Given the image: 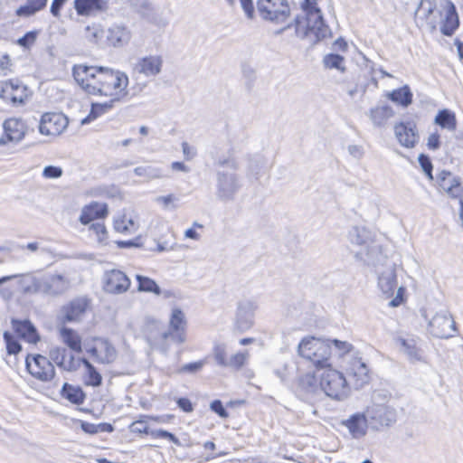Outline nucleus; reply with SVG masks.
Instances as JSON below:
<instances>
[{
    "label": "nucleus",
    "mask_w": 463,
    "mask_h": 463,
    "mask_svg": "<svg viewBox=\"0 0 463 463\" xmlns=\"http://www.w3.org/2000/svg\"><path fill=\"white\" fill-rule=\"evenodd\" d=\"M71 75L83 93L106 99L104 102H92L90 113L83 122L98 118L128 99L129 78L123 71L84 62L74 64Z\"/></svg>",
    "instance_id": "nucleus-1"
},
{
    "label": "nucleus",
    "mask_w": 463,
    "mask_h": 463,
    "mask_svg": "<svg viewBox=\"0 0 463 463\" xmlns=\"http://www.w3.org/2000/svg\"><path fill=\"white\" fill-rule=\"evenodd\" d=\"M301 14L295 18L297 34L308 39L313 44L318 42V5L317 0H304L301 3Z\"/></svg>",
    "instance_id": "nucleus-2"
},
{
    "label": "nucleus",
    "mask_w": 463,
    "mask_h": 463,
    "mask_svg": "<svg viewBox=\"0 0 463 463\" xmlns=\"http://www.w3.org/2000/svg\"><path fill=\"white\" fill-rule=\"evenodd\" d=\"M320 389L335 400H341L347 396L349 391L344 373L322 361H320Z\"/></svg>",
    "instance_id": "nucleus-3"
},
{
    "label": "nucleus",
    "mask_w": 463,
    "mask_h": 463,
    "mask_svg": "<svg viewBox=\"0 0 463 463\" xmlns=\"http://www.w3.org/2000/svg\"><path fill=\"white\" fill-rule=\"evenodd\" d=\"M57 364L68 372H75L84 366L86 372L83 376V383L86 386L99 387L102 383V376L96 369V367L89 361V359L80 356H75L62 351V355L59 359L58 356L54 357Z\"/></svg>",
    "instance_id": "nucleus-4"
},
{
    "label": "nucleus",
    "mask_w": 463,
    "mask_h": 463,
    "mask_svg": "<svg viewBox=\"0 0 463 463\" xmlns=\"http://www.w3.org/2000/svg\"><path fill=\"white\" fill-rule=\"evenodd\" d=\"M32 97L31 90L18 79L0 81V99L12 107H20L27 103Z\"/></svg>",
    "instance_id": "nucleus-5"
},
{
    "label": "nucleus",
    "mask_w": 463,
    "mask_h": 463,
    "mask_svg": "<svg viewBox=\"0 0 463 463\" xmlns=\"http://www.w3.org/2000/svg\"><path fill=\"white\" fill-rule=\"evenodd\" d=\"M257 8L262 19L275 24L287 23L291 16L288 0H258Z\"/></svg>",
    "instance_id": "nucleus-6"
},
{
    "label": "nucleus",
    "mask_w": 463,
    "mask_h": 463,
    "mask_svg": "<svg viewBox=\"0 0 463 463\" xmlns=\"http://www.w3.org/2000/svg\"><path fill=\"white\" fill-rule=\"evenodd\" d=\"M25 368L33 379L42 383L51 382L56 375L53 364L40 354H28L25 357Z\"/></svg>",
    "instance_id": "nucleus-7"
},
{
    "label": "nucleus",
    "mask_w": 463,
    "mask_h": 463,
    "mask_svg": "<svg viewBox=\"0 0 463 463\" xmlns=\"http://www.w3.org/2000/svg\"><path fill=\"white\" fill-rule=\"evenodd\" d=\"M91 311V301L87 297L75 298L61 308L58 324L79 323Z\"/></svg>",
    "instance_id": "nucleus-8"
},
{
    "label": "nucleus",
    "mask_w": 463,
    "mask_h": 463,
    "mask_svg": "<svg viewBox=\"0 0 463 463\" xmlns=\"http://www.w3.org/2000/svg\"><path fill=\"white\" fill-rule=\"evenodd\" d=\"M58 336L61 344L68 349V351L59 347L55 349L56 356H58L59 359L62 355V351L75 356L76 354L80 355L83 354L85 349L83 336L77 329L64 324H58ZM54 357L55 355L53 358Z\"/></svg>",
    "instance_id": "nucleus-9"
},
{
    "label": "nucleus",
    "mask_w": 463,
    "mask_h": 463,
    "mask_svg": "<svg viewBox=\"0 0 463 463\" xmlns=\"http://www.w3.org/2000/svg\"><path fill=\"white\" fill-rule=\"evenodd\" d=\"M88 354L95 363L100 365L113 364L118 357V352L113 344L107 338L94 336L91 344L86 348Z\"/></svg>",
    "instance_id": "nucleus-10"
},
{
    "label": "nucleus",
    "mask_w": 463,
    "mask_h": 463,
    "mask_svg": "<svg viewBox=\"0 0 463 463\" xmlns=\"http://www.w3.org/2000/svg\"><path fill=\"white\" fill-rule=\"evenodd\" d=\"M345 378L348 386L361 389L372 383L373 373L361 357H353L348 363Z\"/></svg>",
    "instance_id": "nucleus-11"
},
{
    "label": "nucleus",
    "mask_w": 463,
    "mask_h": 463,
    "mask_svg": "<svg viewBox=\"0 0 463 463\" xmlns=\"http://www.w3.org/2000/svg\"><path fill=\"white\" fill-rule=\"evenodd\" d=\"M69 118L58 111H49L42 115L39 124L40 133L49 137H58L68 128Z\"/></svg>",
    "instance_id": "nucleus-12"
},
{
    "label": "nucleus",
    "mask_w": 463,
    "mask_h": 463,
    "mask_svg": "<svg viewBox=\"0 0 463 463\" xmlns=\"http://www.w3.org/2000/svg\"><path fill=\"white\" fill-rule=\"evenodd\" d=\"M131 287V280L120 269H113L104 273L102 288L106 293L112 295L124 294Z\"/></svg>",
    "instance_id": "nucleus-13"
},
{
    "label": "nucleus",
    "mask_w": 463,
    "mask_h": 463,
    "mask_svg": "<svg viewBox=\"0 0 463 463\" xmlns=\"http://www.w3.org/2000/svg\"><path fill=\"white\" fill-rule=\"evenodd\" d=\"M109 215V209L106 203L92 201L82 207L79 221L82 225H90L95 221L106 220Z\"/></svg>",
    "instance_id": "nucleus-14"
},
{
    "label": "nucleus",
    "mask_w": 463,
    "mask_h": 463,
    "mask_svg": "<svg viewBox=\"0 0 463 463\" xmlns=\"http://www.w3.org/2000/svg\"><path fill=\"white\" fill-rule=\"evenodd\" d=\"M394 135L399 144L406 148H412L419 140L416 124L413 122H397L394 127Z\"/></svg>",
    "instance_id": "nucleus-15"
},
{
    "label": "nucleus",
    "mask_w": 463,
    "mask_h": 463,
    "mask_svg": "<svg viewBox=\"0 0 463 463\" xmlns=\"http://www.w3.org/2000/svg\"><path fill=\"white\" fill-rule=\"evenodd\" d=\"M26 126L21 119L11 118L4 122V133L0 137V145L21 141L25 135Z\"/></svg>",
    "instance_id": "nucleus-16"
},
{
    "label": "nucleus",
    "mask_w": 463,
    "mask_h": 463,
    "mask_svg": "<svg viewBox=\"0 0 463 463\" xmlns=\"http://www.w3.org/2000/svg\"><path fill=\"white\" fill-rule=\"evenodd\" d=\"M185 329L186 319L184 312L180 308H174L169 319V332L164 334V338L171 335L176 342L184 343L186 339Z\"/></svg>",
    "instance_id": "nucleus-17"
},
{
    "label": "nucleus",
    "mask_w": 463,
    "mask_h": 463,
    "mask_svg": "<svg viewBox=\"0 0 463 463\" xmlns=\"http://www.w3.org/2000/svg\"><path fill=\"white\" fill-rule=\"evenodd\" d=\"M443 9L445 14L440 22V32L445 36H452L460 24L457 8L453 2L448 0L444 5Z\"/></svg>",
    "instance_id": "nucleus-18"
},
{
    "label": "nucleus",
    "mask_w": 463,
    "mask_h": 463,
    "mask_svg": "<svg viewBox=\"0 0 463 463\" xmlns=\"http://www.w3.org/2000/svg\"><path fill=\"white\" fill-rule=\"evenodd\" d=\"M433 333L439 338H449L456 332V323L452 316L448 314L437 315L430 322Z\"/></svg>",
    "instance_id": "nucleus-19"
},
{
    "label": "nucleus",
    "mask_w": 463,
    "mask_h": 463,
    "mask_svg": "<svg viewBox=\"0 0 463 463\" xmlns=\"http://www.w3.org/2000/svg\"><path fill=\"white\" fill-rule=\"evenodd\" d=\"M11 325L14 332L25 342L36 345L41 340V336L37 329L31 321L27 319H12Z\"/></svg>",
    "instance_id": "nucleus-20"
},
{
    "label": "nucleus",
    "mask_w": 463,
    "mask_h": 463,
    "mask_svg": "<svg viewBox=\"0 0 463 463\" xmlns=\"http://www.w3.org/2000/svg\"><path fill=\"white\" fill-rule=\"evenodd\" d=\"M324 353L326 357L321 360L323 363H327L328 358H341L348 354L353 350L352 344L346 341L339 340H326L323 342Z\"/></svg>",
    "instance_id": "nucleus-21"
},
{
    "label": "nucleus",
    "mask_w": 463,
    "mask_h": 463,
    "mask_svg": "<svg viewBox=\"0 0 463 463\" xmlns=\"http://www.w3.org/2000/svg\"><path fill=\"white\" fill-rule=\"evenodd\" d=\"M109 0H74L76 13L81 16H90L107 10Z\"/></svg>",
    "instance_id": "nucleus-22"
},
{
    "label": "nucleus",
    "mask_w": 463,
    "mask_h": 463,
    "mask_svg": "<svg viewBox=\"0 0 463 463\" xmlns=\"http://www.w3.org/2000/svg\"><path fill=\"white\" fill-rule=\"evenodd\" d=\"M113 229L121 234H129L137 231L138 223L134 215L129 213H120L113 219Z\"/></svg>",
    "instance_id": "nucleus-23"
},
{
    "label": "nucleus",
    "mask_w": 463,
    "mask_h": 463,
    "mask_svg": "<svg viewBox=\"0 0 463 463\" xmlns=\"http://www.w3.org/2000/svg\"><path fill=\"white\" fill-rule=\"evenodd\" d=\"M162 63L163 60L160 56H146L137 61L136 70L146 76H154L160 72Z\"/></svg>",
    "instance_id": "nucleus-24"
},
{
    "label": "nucleus",
    "mask_w": 463,
    "mask_h": 463,
    "mask_svg": "<svg viewBox=\"0 0 463 463\" xmlns=\"http://www.w3.org/2000/svg\"><path fill=\"white\" fill-rule=\"evenodd\" d=\"M343 424L355 439L364 436L368 428L367 418L364 413H355L345 420Z\"/></svg>",
    "instance_id": "nucleus-25"
},
{
    "label": "nucleus",
    "mask_w": 463,
    "mask_h": 463,
    "mask_svg": "<svg viewBox=\"0 0 463 463\" xmlns=\"http://www.w3.org/2000/svg\"><path fill=\"white\" fill-rule=\"evenodd\" d=\"M385 97L394 104L402 108L409 107L413 101V94L408 85H404L387 92Z\"/></svg>",
    "instance_id": "nucleus-26"
},
{
    "label": "nucleus",
    "mask_w": 463,
    "mask_h": 463,
    "mask_svg": "<svg viewBox=\"0 0 463 463\" xmlns=\"http://www.w3.org/2000/svg\"><path fill=\"white\" fill-rule=\"evenodd\" d=\"M434 124L439 126L441 129L455 132L458 128L456 113L448 109H440L435 116Z\"/></svg>",
    "instance_id": "nucleus-27"
},
{
    "label": "nucleus",
    "mask_w": 463,
    "mask_h": 463,
    "mask_svg": "<svg viewBox=\"0 0 463 463\" xmlns=\"http://www.w3.org/2000/svg\"><path fill=\"white\" fill-rule=\"evenodd\" d=\"M61 395L65 400L75 405H80L86 399V394L80 386H76L68 383L62 385Z\"/></svg>",
    "instance_id": "nucleus-28"
},
{
    "label": "nucleus",
    "mask_w": 463,
    "mask_h": 463,
    "mask_svg": "<svg viewBox=\"0 0 463 463\" xmlns=\"http://www.w3.org/2000/svg\"><path fill=\"white\" fill-rule=\"evenodd\" d=\"M298 353L303 358L311 361L316 366L318 365V360L316 359L318 353V345L314 337L302 340L298 345Z\"/></svg>",
    "instance_id": "nucleus-29"
},
{
    "label": "nucleus",
    "mask_w": 463,
    "mask_h": 463,
    "mask_svg": "<svg viewBox=\"0 0 463 463\" xmlns=\"http://www.w3.org/2000/svg\"><path fill=\"white\" fill-rule=\"evenodd\" d=\"M48 0H26V3L15 10V15L18 17H30L36 13L43 10L47 5Z\"/></svg>",
    "instance_id": "nucleus-30"
},
{
    "label": "nucleus",
    "mask_w": 463,
    "mask_h": 463,
    "mask_svg": "<svg viewBox=\"0 0 463 463\" xmlns=\"http://www.w3.org/2000/svg\"><path fill=\"white\" fill-rule=\"evenodd\" d=\"M90 236L99 245H108L109 233L104 222H93L89 226Z\"/></svg>",
    "instance_id": "nucleus-31"
},
{
    "label": "nucleus",
    "mask_w": 463,
    "mask_h": 463,
    "mask_svg": "<svg viewBox=\"0 0 463 463\" xmlns=\"http://www.w3.org/2000/svg\"><path fill=\"white\" fill-rule=\"evenodd\" d=\"M379 287L385 296V298H389L392 297L394 290L397 287V277L395 274H391L388 276H382L379 279Z\"/></svg>",
    "instance_id": "nucleus-32"
},
{
    "label": "nucleus",
    "mask_w": 463,
    "mask_h": 463,
    "mask_svg": "<svg viewBox=\"0 0 463 463\" xmlns=\"http://www.w3.org/2000/svg\"><path fill=\"white\" fill-rule=\"evenodd\" d=\"M136 279L137 281V289L139 291L150 292L155 295L161 294V289L154 279L142 275H137Z\"/></svg>",
    "instance_id": "nucleus-33"
},
{
    "label": "nucleus",
    "mask_w": 463,
    "mask_h": 463,
    "mask_svg": "<svg viewBox=\"0 0 463 463\" xmlns=\"http://www.w3.org/2000/svg\"><path fill=\"white\" fill-rule=\"evenodd\" d=\"M323 62L326 69H335L341 72L345 71V58L339 54H327L324 57Z\"/></svg>",
    "instance_id": "nucleus-34"
},
{
    "label": "nucleus",
    "mask_w": 463,
    "mask_h": 463,
    "mask_svg": "<svg viewBox=\"0 0 463 463\" xmlns=\"http://www.w3.org/2000/svg\"><path fill=\"white\" fill-rule=\"evenodd\" d=\"M393 116V110L389 105L378 106L371 109L372 119L380 124L383 119L389 118Z\"/></svg>",
    "instance_id": "nucleus-35"
},
{
    "label": "nucleus",
    "mask_w": 463,
    "mask_h": 463,
    "mask_svg": "<svg viewBox=\"0 0 463 463\" xmlns=\"http://www.w3.org/2000/svg\"><path fill=\"white\" fill-rule=\"evenodd\" d=\"M4 340L8 354H17L21 352L22 345L12 333L5 331L4 333Z\"/></svg>",
    "instance_id": "nucleus-36"
},
{
    "label": "nucleus",
    "mask_w": 463,
    "mask_h": 463,
    "mask_svg": "<svg viewBox=\"0 0 463 463\" xmlns=\"http://www.w3.org/2000/svg\"><path fill=\"white\" fill-rule=\"evenodd\" d=\"M248 357L249 353L247 351L236 353L231 356L229 365L234 370H240L246 364Z\"/></svg>",
    "instance_id": "nucleus-37"
},
{
    "label": "nucleus",
    "mask_w": 463,
    "mask_h": 463,
    "mask_svg": "<svg viewBox=\"0 0 463 463\" xmlns=\"http://www.w3.org/2000/svg\"><path fill=\"white\" fill-rule=\"evenodd\" d=\"M38 34V31H30L19 38L16 43L19 46L29 49L35 43Z\"/></svg>",
    "instance_id": "nucleus-38"
},
{
    "label": "nucleus",
    "mask_w": 463,
    "mask_h": 463,
    "mask_svg": "<svg viewBox=\"0 0 463 463\" xmlns=\"http://www.w3.org/2000/svg\"><path fill=\"white\" fill-rule=\"evenodd\" d=\"M401 343L408 355L418 360L420 359V351L413 339H403Z\"/></svg>",
    "instance_id": "nucleus-39"
},
{
    "label": "nucleus",
    "mask_w": 463,
    "mask_h": 463,
    "mask_svg": "<svg viewBox=\"0 0 463 463\" xmlns=\"http://www.w3.org/2000/svg\"><path fill=\"white\" fill-rule=\"evenodd\" d=\"M407 301V289L405 287H400L397 289L395 297L390 301L389 307H397L403 304H405Z\"/></svg>",
    "instance_id": "nucleus-40"
},
{
    "label": "nucleus",
    "mask_w": 463,
    "mask_h": 463,
    "mask_svg": "<svg viewBox=\"0 0 463 463\" xmlns=\"http://www.w3.org/2000/svg\"><path fill=\"white\" fill-rule=\"evenodd\" d=\"M419 163L429 179H433V165L430 157L424 154L419 156Z\"/></svg>",
    "instance_id": "nucleus-41"
},
{
    "label": "nucleus",
    "mask_w": 463,
    "mask_h": 463,
    "mask_svg": "<svg viewBox=\"0 0 463 463\" xmlns=\"http://www.w3.org/2000/svg\"><path fill=\"white\" fill-rule=\"evenodd\" d=\"M12 61L8 54L0 53V75L6 76L12 71Z\"/></svg>",
    "instance_id": "nucleus-42"
},
{
    "label": "nucleus",
    "mask_w": 463,
    "mask_h": 463,
    "mask_svg": "<svg viewBox=\"0 0 463 463\" xmlns=\"http://www.w3.org/2000/svg\"><path fill=\"white\" fill-rule=\"evenodd\" d=\"M426 146L429 150L432 151L438 150L440 147V135L438 131H434L429 135Z\"/></svg>",
    "instance_id": "nucleus-43"
},
{
    "label": "nucleus",
    "mask_w": 463,
    "mask_h": 463,
    "mask_svg": "<svg viewBox=\"0 0 463 463\" xmlns=\"http://www.w3.org/2000/svg\"><path fill=\"white\" fill-rule=\"evenodd\" d=\"M147 421H150V420L144 419L143 415L140 416V419L134 421L132 424V426L134 427L133 431L135 433H138V434H146V435L149 434V432H150L149 427L146 424Z\"/></svg>",
    "instance_id": "nucleus-44"
},
{
    "label": "nucleus",
    "mask_w": 463,
    "mask_h": 463,
    "mask_svg": "<svg viewBox=\"0 0 463 463\" xmlns=\"http://www.w3.org/2000/svg\"><path fill=\"white\" fill-rule=\"evenodd\" d=\"M62 169L60 166L48 165L43 171V176L47 179L59 178L62 175Z\"/></svg>",
    "instance_id": "nucleus-45"
},
{
    "label": "nucleus",
    "mask_w": 463,
    "mask_h": 463,
    "mask_svg": "<svg viewBox=\"0 0 463 463\" xmlns=\"http://www.w3.org/2000/svg\"><path fill=\"white\" fill-rule=\"evenodd\" d=\"M434 10L435 5L433 3H430V6L424 14L425 24L428 27H430L431 31H434L437 28V21L430 18V15L433 14Z\"/></svg>",
    "instance_id": "nucleus-46"
},
{
    "label": "nucleus",
    "mask_w": 463,
    "mask_h": 463,
    "mask_svg": "<svg viewBox=\"0 0 463 463\" xmlns=\"http://www.w3.org/2000/svg\"><path fill=\"white\" fill-rule=\"evenodd\" d=\"M143 418L157 423H169L175 419V415H143Z\"/></svg>",
    "instance_id": "nucleus-47"
},
{
    "label": "nucleus",
    "mask_w": 463,
    "mask_h": 463,
    "mask_svg": "<svg viewBox=\"0 0 463 463\" xmlns=\"http://www.w3.org/2000/svg\"><path fill=\"white\" fill-rule=\"evenodd\" d=\"M205 364L204 360H200L193 363L186 364L182 366L181 372L184 373H196L200 371Z\"/></svg>",
    "instance_id": "nucleus-48"
},
{
    "label": "nucleus",
    "mask_w": 463,
    "mask_h": 463,
    "mask_svg": "<svg viewBox=\"0 0 463 463\" xmlns=\"http://www.w3.org/2000/svg\"><path fill=\"white\" fill-rule=\"evenodd\" d=\"M203 225H202L198 222H194L191 228H189L185 231L184 236H185V238L198 241V240H200L201 236H200L199 232H197V230H203Z\"/></svg>",
    "instance_id": "nucleus-49"
},
{
    "label": "nucleus",
    "mask_w": 463,
    "mask_h": 463,
    "mask_svg": "<svg viewBox=\"0 0 463 463\" xmlns=\"http://www.w3.org/2000/svg\"><path fill=\"white\" fill-rule=\"evenodd\" d=\"M176 404L184 412L190 413L194 411V404L189 398L180 397L176 400Z\"/></svg>",
    "instance_id": "nucleus-50"
},
{
    "label": "nucleus",
    "mask_w": 463,
    "mask_h": 463,
    "mask_svg": "<svg viewBox=\"0 0 463 463\" xmlns=\"http://www.w3.org/2000/svg\"><path fill=\"white\" fill-rule=\"evenodd\" d=\"M152 436L156 439H167L175 444H178V439L171 432L165 430H158L152 432Z\"/></svg>",
    "instance_id": "nucleus-51"
},
{
    "label": "nucleus",
    "mask_w": 463,
    "mask_h": 463,
    "mask_svg": "<svg viewBox=\"0 0 463 463\" xmlns=\"http://www.w3.org/2000/svg\"><path fill=\"white\" fill-rule=\"evenodd\" d=\"M211 409L217 413L220 417L226 419L229 417L228 412L224 409L222 402L220 400H214L210 405Z\"/></svg>",
    "instance_id": "nucleus-52"
},
{
    "label": "nucleus",
    "mask_w": 463,
    "mask_h": 463,
    "mask_svg": "<svg viewBox=\"0 0 463 463\" xmlns=\"http://www.w3.org/2000/svg\"><path fill=\"white\" fill-rule=\"evenodd\" d=\"M68 0H52L50 12L54 17H60L61 11Z\"/></svg>",
    "instance_id": "nucleus-53"
},
{
    "label": "nucleus",
    "mask_w": 463,
    "mask_h": 463,
    "mask_svg": "<svg viewBox=\"0 0 463 463\" xmlns=\"http://www.w3.org/2000/svg\"><path fill=\"white\" fill-rule=\"evenodd\" d=\"M80 426L81 430L88 434H97L98 433V424L90 423L84 420H79Z\"/></svg>",
    "instance_id": "nucleus-54"
},
{
    "label": "nucleus",
    "mask_w": 463,
    "mask_h": 463,
    "mask_svg": "<svg viewBox=\"0 0 463 463\" xmlns=\"http://www.w3.org/2000/svg\"><path fill=\"white\" fill-rule=\"evenodd\" d=\"M241 6L246 14V15L252 19L254 17L255 8L252 3V0H240Z\"/></svg>",
    "instance_id": "nucleus-55"
},
{
    "label": "nucleus",
    "mask_w": 463,
    "mask_h": 463,
    "mask_svg": "<svg viewBox=\"0 0 463 463\" xmlns=\"http://www.w3.org/2000/svg\"><path fill=\"white\" fill-rule=\"evenodd\" d=\"M175 200V197L174 194H167L165 196H161L157 199L158 203H162L165 206H168L169 204H172Z\"/></svg>",
    "instance_id": "nucleus-56"
},
{
    "label": "nucleus",
    "mask_w": 463,
    "mask_h": 463,
    "mask_svg": "<svg viewBox=\"0 0 463 463\" xmlns=\"http://www.w3.org/2000/svg\"><path fill=\"white\" fill-rule=\"evenodd\" d=\"M114 430V427L112 424L108 422H102L98 424V433L99 432H108L110 433Z\"/></svg>",
    "instance_id": "nucleus-57"
},
{
    "label": "nucleus",
    "mask_w": 463,
    "mask_h": 463,
    "mask_svg": "<svg viewBox=\"0 0 463 463\" xmlns=\"http://www.w3.org/2000/svg\"><path fill=\"white\" fill-rule=\"evenodd\" d=\"M117 245L119 248H130V247L137 246V244L135 243L133 241H118Z\"/></svg>",
    "instance_id": "nucleus-58"
},
{
    "label": "nucleus",
    "mask_w": 463,
    "mask_h": 463,
    "mask_svg": "<svg viewBox=\"0 0 463 463\" xmlns=\"http://www.w3.org/2000/svg\"><path fill=\"white\" fill-rule=\"evenodd\" d=\"M455 45L458 49V54L460 61H463V43L458 39L455 40Z\"/></svg>",
    "instance_id": "nucleus-59"
},
{
    "label": "nucleus",
    "mask_w": 463,
    "mask_h": 463,
    "mask_svg": "<svg viewBox=\"0 0 463 463\" xmlns=\"http://www.w3.org/2000/svg\"><path fill=\"white\" fill-rule=\"evenodd\" d=\"M171 167L173 170H175V171H183V172L187 171V167L182 162H174V163H172Z\"/></svg>",
    "instance_id": "nucleus-60"
},
{
    "label": "nucleus",
    "mask_w": 463,
    "mask_h": 463,
    "mask_svg": "<svg viewBox=\"0 0 463 463\" xmlns=\"http://www.w3.org/2000/svg\"><path fill=\"white\" fill-rule=\"evenodd\" d=\"M183 152L187 159L191 158L190 146H188L187 143L183 144Z\"/></svg>",
    "instance_id": "nucleus-61"
},
{
    "label": "nucleus",
    "mask_w": 463,
    "mask_h": 463,
    "mask_svg": "<svg viewBox=\"0 0 463 463\" xmlns=\"http://www.w3.org/2000/svg\"><path fill=\"white\" fill-rule=\"evenodd\" d=\"M254 341L255 340L252 337H245V338H242V339L240 340V344L241 345H247L254 343Z\"/></svg>",
    "instance_id": "nucleus-62"
},
{
    "label": "nucleus",
    "mask_w": 463,
    "mask_h": 463,
    "mask_svg": "<svg viewBox=\"0 0 463 463\" xmlns=\"http://www.w3.org/2000/svg\"><path fill=\"white\" fill-rule=\"evenodd\" d=\"M17 277V275H9V276H4V277H1L0 278V285L5 283V282H7L13 279H15Z\"/></svg>",
    "instance_id": "nucleus-63"
},
{
    "label": "nucleus",
    "mask_w": 463,
    "mask_h": 463,
    "mask_svg": "<svg viewBox=\"0 0 463 463\" xmlns=\"http://www.w3.org/2000/svg\"><path fill=\"white\" fill-rule=\"evenodd\" d=\"M26 247L31 250H36L38 249V244L36 242H32L28 243Z\"/></svg>",
    "instance_id": "nucleus-64"
}]
</instances>
